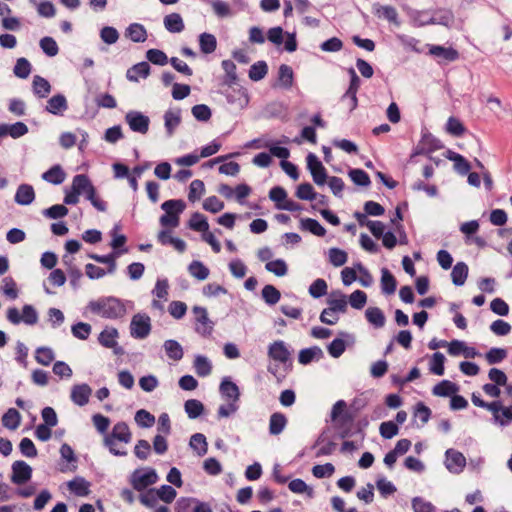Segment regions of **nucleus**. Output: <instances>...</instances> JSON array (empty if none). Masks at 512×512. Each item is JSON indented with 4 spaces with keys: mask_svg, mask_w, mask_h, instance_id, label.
I'll use <instances>...</instances> for the list:
<instances>
[{
    "mask_svg": "<svg viewBox=\"0 0 512 512\" xmlns=\"http://www.w3.org/2000/svg\"><path fill=\"white\" fill-rule=\"evenodd\" d=\"M91 312L107 319L122 318L126 314L124 303L115 297H105L89 303Z\"/></svg>",
    "mask_w": 512,
    "mask_h": 512,
    "instance_id": "f257e3e1",
    "label": "nucleus"
},
{
    "mask_svg": "<svg viewBox=\"0 0 512 512\" xmlns=\"http://www.w3.org/2000/svg\"><path fill=\"white\" fill-rule=\"evenodd\" d=\"M328 307L323 309L320 314V321L327 325H334L338 322L339 317L327 318V314L346 313L347 296L340 290L332 291L327 298Z\"/></svg>",
    "mask_w": 512,
    "mask_h": 512,
    "instance_id": "f03ea898",
    "label": "nucleus"
},
{
    "mask_svg": "<svg viewBox=\"0 0 512 512\" xmlns=\"http://www.w3.org/2000/svg\"><path fill=\"white\" fill-rule=\"evenodd\" d=\"M132 439V433L129 426L125 422H117L109 434L104 436V445L109 449L110 453L115 456H125V450L116 448V441L128 444Z\"/></svg>",
    "mask_w": 512,
    "mask_h": 512,
    "instance_id": "7ed1b4c3",
    "label": "nucleus"
},
{
    "mask_svg": "<svg viewBox=\"0 0 512 512\" xmlns=\"http://www.w3.org/2000/svg\"><path fill=\"white\" fill-rule=\"evenodd\" d=\"M158 481V475L153 468L136 469L130 475L129 482L133 489L139 492L145 491L149 486Z\"/></svg>",
    "mask_w": 512,
    "mask_h": 512,
    "instance_id": "20e7f679",
    "label": "nucleus"
},
{
    "mask_svg": "<svg viewBox=\"0 0 512 512\" xmlns=\"http://www.w3.org/2000/svg\"><path fill=\"white\" fill-rule=\"evenodd\" d=\"M226 102L234 111H241L249 103V95L246 88L240 84L226 85Z\"/></svg>",
    "mask_w": 512,
    "mask_h": 512,
    "instance_id": "39448f33",
    "label": "nucleus"
},
{
    "mask_svg": "<svg viewBox=\"0 0 512 512\" xmlns=\"http://www.w3.org/2000/svg\"><path fill=\"white\" fill-rule=\"evenodd\" d=\"M7 320L13 325H18L21 322L27 325H35L38 321V313L32 305L26 304L22 308V314L16 307H11L7 310Z\"/></svg>",
    "mask_w": 512,
    "mask_h": 512,
    "instance_id": "423d86ee",
    "label": "nucleus"
},
{
    "mask_svg": "<svg viewBox=\"0 0 512 512\" xmlns=\"http://www.w3.org/2000/svg\"><path fill=\"white\" fill-rule=\"evenodd\" d=\"M151 331V319L147 314L137 313L130 323V334L135 339L146 338Z\"/></svg>",
    "mask_w": 512,
    "mask_h": 512,
    "instance_id": "0eeeda50",
    "label": "nucleus"
},
{
    "mask_svg": "<svg viewBox=\"0 0 512 512\" xmlns=\"http://www.w3.org/2000/svg\"><path fill=\"white\" fill-rule=\"evenodd\" d=\"M88 176L85 174H78L74 176L70 191H66L64 203L67 205H75L79 201V195L85 194L87 190Z\"/></svg>",
    "mask_w": 512,
    "mask_h": 512,
    "instance_id": "6e6552de",
    "label": "nucleus"
},
{
    "mask_svg": "<svg viewBox=\"0 0 512 512\" xmlns=\"http://www.w3.org/2000/svg\"><path fill=\"white\" fill-rule=\"evenodd\" d=\"M306 162L314 183L318 186L324 185L328 179V174L319 158L310 152L306 157Z\"/></svg>",
    "mask_w": 512,
    "mask_h": 512,
    "instance_id": "1a4fd4ad",
    "label": "nucleus"
},
{
    "mask_svg": "<svg viewBox=\"0 0 512 512\" xmlns=\"http://www.w3.org/2000/svg\"><path fill=\"white\" fill-rule=\"evenodd\" d=\"M239 398V387L230 377H226V418L236 413L239 409Z\"/></svg>",
    "mask_w": 512,
    "mask_h": 512,
    "instance_id": "9d476101",
    "label": "nucleus"
},
{
    "mask_svg": "<svg viewBox=\"0 0 512 512\" xmlns=\"http://www.w3.org/2000/svg\"><path fill=\"white\" fill-rule=\"evenodd\" d=\"M334 422L337 431L336 437L339 439H346L357 433L354 428V415L350 412H345Z\"/></svg>",
    "mask_w": 512,
    "mask_h": 512,
    "instance_id": "9b49d317",
    "label": "nucleus"
},
{
    "mask_svg": "<svg viewBox=\"0 0 512 512\" xmlns=\"http://www.w3.org/2000/svg\"><path fill=\"white\" fill-rule=\"evenodd\" d=\"M125 121L133 132L140 134L148 132L150 119L139 111H129L126 113Z\"/></svg>",
    "mask_w": 512,
    "mask_h": 512,
    "instance_id": "f8f14e48",
    "label": "nucleus"
},
{
    "mask_svg": "<svg viewBox=\"0 0 512 512\" xmlns=\"http://www.w3.org/2000/svg\"><path fill=\"white\" fill-rule=\"evenodd\" d=\"M429 54L437 58L439 64L454 62L459 59V52L453 47L427 44Z\"/></svg>",
    "mask_w": 512,
    "mask_h": 512,
    "instance_id": "ddd939ff",
    "label": "nucleus"
},
{
    "mask_svg": "<svg viewBox=\"0 0 512 512\" xmlns=\"http://www.w3.org/2000/svg\"><path fill=\"white\" fill-rule=\"evenodd\" d=\"M195 316V330L202 336L210 335L213 329V323L209 320L207 310L200 306L193 307Z\"/></svg>",
    "mask_w": 512,
    "mask_h": 512,
    "instance_id": "4468645a",
    "label": "nucleus"
},
{
    "mask_svg": "<svg viewBox=\"0 0 512 512\" xmlns=\"http://www.w3.org/2000/svg\"><path fill=\"white\" fill-rule=\"evenodd\" d=\"M445 456V466L448 471L455 474L463 471L466 465V459L461 452L450 448L445 452Z\"/></svg>",
    "mask_w": 512,
    "mask_h": 512,
    "instance_id": "2eb2a0df",
    "label": "nucleus"
},
{
    "mask_svg": "<svg viewBox=\"0 0 512 512\" xmlns=\"http://www.w3.org/2000/svg\"><path fill=\"white\" fill-rule=\"evenodd\" d=\"M32 468L24 461H15L12 464L11 480L14 484L21 485L31 479Z\"/></svg>",
    "mask_w": 512,
    "mask_h": 512,
    "instance_id": "dca6fc26",
    "label": "nucleus"
},
{
    "mask_svg": "<svg viewBox=\"0 0 512 512\" xmlns=\"http://www.w3.org/2000/svg\"><path fill=\"white\" fill-rule=\"evenodd\" d=\"M372 12L376 17L386 19L397 27L401 24L398 19L397 10L393 6L375 3L372 6Z\"/></svg>",
    "mask_w": 512,
    "mask_h": 512,
    "instance_id": "f3484780",
    "label": "nucleus"
},
{
    "mask_svg": "<svg viewBox=\"0 0 512 512\" xmlns=\"http://www.w3.org/2000/svg\"><path fill=\"white\" fill-rule=\"evenodd\" d=\"M290 355V351L282 340L269 345L268 356L275 361L285 364L290 359Z\"/></svg>",
    "mask_w": 512,
    "mask_h": 512,
    "instance_id": "a211bd4d",
    "label": "nucleus"
},
{
    "mask_svg": "<svg viewBox=\"0 0 512 512\" xmlns=\"http://www.w3.org/2000/svg\"><path fill=\"white\" fill-rule=\"evenodd\" d=\"M91 394L92 389L88 384H77L72 387L71 400L79 406H84L89 402Z\"/></svg>",
    "mask_w": 512,
    "mask_h": 512,
    "instance_id": "6ab92c4d",
    "label": "nucleus"
},
{
    "mask_svg": "<svg viewBox=\"0 0 512 512\" xmlns=\"http://www.w3.org/2000/svg\"><path fill=\"white\" fill-rule=\"evenodd\" d=\"M117 337H118V331L115 328H108L104 329L99 337L98 340L100 344L106 348H115V353H120L122 349L118 347L117 345Z\"/></svg>",
    "mask_w": 512,
    "mask_h": 512,
    "instance_id": "aec40b11",
    "label": "nucleus"
},
{
    "mask_svg": "<svg viewBox=\"0 0 512 512\" xmlns=\"http://www.w3.org/2000/svg\"><path fill=\"white\" fill-rule=\"evenodd\" d=\"M324 357V353L322 349L318 346H312L309 348H304L300 350L298 354V361L302 365H308L312 361H319Z\"/></svg>",
    "mask_w": 512,
    "mask_h": 512,
    "instance_id": "412c9836",
    "label": "nucleus"
},
{
    "mask_svg": "<svg viewBox=\"0 0 512 512\" xmlns=\"http://www.w3.org/2000/svg\"><path fill=\"white\" fill-rule=\"evenodd\" d=\"M35 199L34 188L29 184H21L15 193V202L19 205H29Z\"/></svg>",
    "mask_w": 512,
    "mask_h": 512,
    "instance_id": "4be33fe9",
    "label": "nucleus"
},
{
    "mask_svg": "<svg viewBox=\"0 0 512 512\" xmlns=\"http://www.w3.org/2000/svg\"><path fill=\"white\" fill-rule=\"evenodd\" d=\"M251 191V187L246 183L238 184L234 189L226 185V198L234 197L239 204H244Z\"/></svg>",
    "mask_w": 512,
    "mask_h": 512,
    "instance_id": "5701e85b",
    "label": "nucleus"
},
{
    "mask_svg": "<svg viewBox=\"0 0 512 512\" xmlns=\"http://www.w3.org/2000/svg\"><path fill=\"white\" fill-rule=\"evenodd\" d=\"M178 202H171V201H165L162 203L161 208L165 211V214H163L160 217V224L163 227H172L175 228L179 225V215H176V213H171L168 208L170 206H174Z\"/></svg>",
    "mask_w": 512,
    "mask_h": 512,
    "instance_id": "b1692460",
    "label": "nucleus"
},
{
    "mask_svg": "<svg viewBox=\"0 0 512 512\" xmlns=\"http://www.w3.org/2000/svg\"><path fill=\"white\" fill-rule=\"evenodd\" d=\"M150 73V66L143 61L133 65L127 70L126 77L129 81L138 82L139 78H146Z\"/></svg>",
    "mask_w": 512,
    "mask_h": 512,
    "instance_id": "393cba45",
    "label": "nucleus"
},
{
    "mask_svg": "<svg viewBox=\"0 0 512 512\" xmlns=\"http://www.w3.org/2000/svg\"><path fill=\"white\" fill-rule=\"evenodd\" d=\"M68 108L67 101L64 95L57 94L52 96L46 105V110L54 115L62 114Z\"/></svg>",
    "mask_w": 512,
    "mask_h": 512,
    "instance_id": "a878e982",
    "label": "nucleus"
},
{
    "mask_svg": "<svg viewBox=\"0 0 512 512\" xmlns=\"http://www.w3.org/2000/svg\"><path fill=\"white\" fill-rule=\"evenodd\" d=\"M459 391V386L451 382L449 380H442L438 384H436L433 389L432 393L439 397H449L453 394L457 393Z\"/></svg>",
    "mask_w": 512,
    "mask_h": 512,
    "instance_id": "bb28decb",
    "label": "nucleus"
},
{
    "mask_svg": "<svg viewBox=\"0 0 512 512\" xmlns=\"http://www.w3.org/2000/svg\"><path fill=\"white\" fill-rule=\"evenodd\" d=\"M158 241L162 245L173 246L178 252H184L186 249V243L180 238L173 237L171 232L167 230H162L159 232Z\"/></svg>",
    "mask_w": 512,
    "mask_h": 512,
    "instance_id": "cd10ccee",
    "label": "nucleus"
},
{
    "mask_svg": "<svg viewBox=\"0 0 512 512\" xmlns=\"http://www.w3.org/2000/svg\"><path fill=\"white\" fill-rule=\"evenodd\" d=\"M300 229L308 231L318 237H324L326 235V229L313 218H301Z\"/></svg>",
    "mask_w": 512,
    "mask_h": 512,
    "instance_id": "c85d7f7f",
    "label": "nucleus"
},
{
    "mask_svg": "<svg viewBox=\"0 0 512 512\" xmlns=\"http://www.w3.org/2000/svg\"><path fill=\"white\" fill-rule=\"evenodd\" d=\"M428 23L431 25H443L445 27H450L454 22V14L451 10L447 9H439L435 12L434 16H431Z\"/></svg>",
    "mask_w": 512,
    "mask_h": 512,
    "instance_id": "c756f323",
    "label": "nucleus"
},
{
    "mask_svg": "<svg viewBox=\"0 0 512 512\" xmlns=\"http://www.w3.org/2000/svg\"><path fill=\"white\" fill-rule=\"evenodd\" d=\"M28 133V127L23 122H16L11 125H0V136L10 135L12 138H19Z\"/></svg>",
    "mask_w": 512,
    "mask_h": 512,
    "instance_id": "7c9ffc66",
    "label": "nucleus"
},
{
    "mask_svg": "<svg viewBox=\"0 0 512 512\" xmlns=\"http://www.w3.org/2000/svg\"><path fill=\"white\" fill-rule=\"evenodd\" d=\"M404 10L415 27L431 25V23L427 22L430 18L427 10L420 11L410 7H404Z\"/></svg>",
    "mask_w": 512,
    "mask_h": 512,
    "instance_id": "2f4dec72",
    "label": "nucleus"
},
{
    "mask_svg": "<svg viewBox=\"0 0 512 512\" xmlns=\"http://www.w3.org/2000/svg\"><path fill=\"white\" fill-rule=\"evenodd\" d=\"M469 268L465 262H457L452 268L451 278L455 286L464 285L468 277Z\"/></svg>",
    "mask_w": 512,
    "mask_h": 512,
    "instance_id": "473e14b6",
    "label": "nucleus"
},
{
    "mask_svg": "<svg viewBox=\"0 0 512 512\" xmlns=\"http://www.w3.org/2000/svg\"><path fill=\"white\" fill-rule=\"evenodd\" d=\"M397 281L394 275L387 269L381 270V290L384 294L390 295L395 292Z\"/></svg>",
    "mask_w": 512,
    "mask_h": 512,
    "instance_id": "72a5a7b5",
    "label": "nucleus"
},
{
    "mask_svg": "<svg viewBox=\"0 0 512 512\" xmlns=\"http://www.w3.org/2000/svg\"><path fill=\"white\" fill-rule=\"evenodd\" d=\"M164 26L171 33H180L184 30L183 19L178 13H171L164 17Z\"/></svg>",
    "mask_w": 512,
    "mask_h": 512,
    "instance_id": "f704fd0d",
    "label": "nucleus"
},
{
    "mask_svg": "<svg viewBox=\"0 0 512 512\" xmlns=\"http://www.w3.org/2000/svg\"><path fill=\"white\" fill-rule=\"evenodd\" d=\"M294 73L287 64H281L278 69V83L281 88L290 89L293 85Z\"/></svg>",
    "mask_w": 512,
    "mask_h": 512,
    "instance_id": "c9c22d12",
    "label": "nucleus"
},
{
    "mask_svg": "<svg viewBox=\"0 0 512 512\" xmlns=\"http://www.w3.org/2000/svg\"><path fill=\"white\" fill-rule=\"evenodd\" d=\"M123 252H127V249H124L122 251H114L111 254L108 255H98V254H89V258L95 260L96 262L108 264V270L107 272L112 274L116 270V262L115 259Z\"/></svg>",
    "mask_w": 512,
    "mask_h": 512,
    "instance_id": "e433bc0d",
    "label": "nucleus"
},
{
    "mask_svg": "<svg viewBox=\"0 0 512 512\" xmlns=\"http://www.w3.org/2000/svg\"><path fill=\"white\" fill-rule=\"evenodd\" d=\"M287 425V418L281 412H275L270 416L269 433L271 435L280 434Z\"/></svg>",
    "mask_w": 512,
    "mask_h": 512,
    "instance_id": "4c0bfd02",
    "label": "nucleus"
},
{
    "mask_svg": "<svg viewBox=\"0 0 512 512\" xmlns=\"http://www.w3.org/2000/svg\"><path fill=\"white\" fill-rule=\"evenodd\" d=\"M365 317L375 328H382L386 322L383 311L378 307L367 308L365 311Z\"/></svg>",
    "mask_w": 512,
    "mask_h": 512,
    "instance_id": "58836bf2",
    "label": "nucleus"
},
{
    "mask_svg": "<svg viewBox=\"0 0 512 512\" xmlns=\"http://www.w3.org/2000/svg\"><path fill=\"white\" fill-rule=\"evenodd\" d=\"M90 483L82 477H77L68 482L69 490L76 496L84 497L90 493Z\"/></svg>",
    "mask_w": 512,
    "mask_h": 512,
    "instance_id": "ea45409f",
    "label": "nucleus"
},
{
    "mask_svg": "<svg viewBox=\"0 0 512 512\" xmlns=\"http://www.w3.org/2000/svg\"><path fill=\"white\" fill-rule=\"evenodd\" d=\"M126 36L133 42H144L147 39V31L142 24L132 23L126 29Z\"/></svg>",
    "mask_w": 512,
    "mask_h": 512,
    "instance_id": "a19ab883",
    "label": "nucleus"
},
{
    "mask_svg": "<svg viewBox=\"0 0 512 512\" xmlns=\"http://www.w3.org/2000/svg\"><path fill=\"white\" fill-rule=\"evenodd\" d=\"M86 198L98 211L105 212L107 210V203L99 196H97L96 189L89 178L86 190Z\"/></svg>",
    "mask_w": 512,
    "mask_h": 512,
    "instance_id": "79ce46f5",
    "label": "nucleus"
},
{
    "mask_svg": "<svg viewBox=\"0 0 512 512\" xmlns=\"http://www.w3.org/2000/svg\"><path fill=\"white\" fill-rule=\"evenodd\" d=\"M65 172L60 165H54L49 170L43 173L42 178L54 185H59L65 180Z\"/></svg>",
    "mask_w": 512,
    "mask_h": 512,
    "instance_id": "37998d69",
    "label": "nucleus"
},
{
    "mask_svg": "<svg viewBox=\"0 0 512 512\" xmlns=\"http://www.w3.org/2000/svg\"><path fill=\"white\" fill-rule=\"evenodd\" d=\"M267 73H268L267 63L264 60H260L251 65L249 72H248V76H249L250 80L257 82V81H260L263 78H265Z\"/></svg>",
    "mask_w": 512,
    "mask_h": 512,
    "instance_id": "c03bdc74",
    "label": "nucleus"
},
{
    "mask_svg": "<svg viewBox=\"0 0 512 512\" xmlns=\"http://www.w3.org/2000/svg\"><path fill=\"white\" fill-rule=\"evenodd\" d=\"M261 297L267 305L273 306L279 302L281 293L275 286L267 284L261 291Z\"/></svg>",
    "mask_w": 512,
    "mask_h": 512,
    "instance_id": "a18cd8bd",
    "label": "nucleus"
},
{
    "mask_svg": "<svg viewBox=\"0 0 512 512\" xmlns=\"http://www.w3.org/2000/svg\"><path fill=\"white\" fill-rule=\"evenodd\" d=\"M33 92L40 98H45L51 91L50 83L43 77L36 75L33 78Z\"/></svg>",
    "mask_w": 512,
    "mask_h": 512,
    "instance_id": "49530a36",
    "label": "nucleus"
},
{
    "mask_svg": "<svg viewBox=\"0 0 512 512\" xmlns=\"http://www.w3.org/2000/svg\"><path fill=\"white\" fill-rule=\"evenodd\" d=\"M21 416L15 408H9L2 417V424L4 427L15 430L20 425Z\"/></svg>",
    "mask_w": 512,
    "mask_h": 512,
    "instance_id": "de8ad7c7",
    "label": "nucleus"
},
{
    "mask_svg": "<svg viewBox=\"0 0 512 512\" xmlns=\"http://www.w3.org/2000/svg\"><path fill=\"white\" fill-rule=\"evenodd\" d=\"M189 445L200 457L207 453V441L205 435L202 433L193 434L190 438Z\"/></svg>",
    "mask_w": 512,
    "mask_h": 512,
    "instance_id": "09e8293b",
    "label": "nucleus"
},
{
    "mask_svg": "<svg viewBox=\"0 0 512 512\" xmlns=\"http://www.w3.org/2000/svg\"><path fill=\"white\" fill-rule=\"evenodd\" d=\"M348 176L352 180V182L361 187H368L371 184L370 177L368 173L359 168H353L348 171Z\"/></svg>",
    "mask_w": 512,
    "mask_h": 512,
    "instance_id": "8fccbe9b",
    "label": "nucleus"
},
{
    "mask_svg": "<svg viewBox=\"0 0 512 512\" xmlns=\"http://www.w3.org/2000/svg\"><path fill=\"white\" fill-rule=\"evenodd\" d=\"M164 349L167 356L174 361H179L183 357L182 346L176 340H166L164 342Z\"/></svg>",
    "mask_w": 512,
    "mask_h": 512,
    "instance_id": "3c124183",
    "label": "nucleus"
},
{
    "mask_svg": "<svg viewBox=\"0 0 512 512\" xmlns=\"http://www.w3.org/2000/svg\"><path fill=\"white\" fill-rule=\"evenodd\" d=\"M445 360H446V358L443 353L435 352L432 355L431 360H430V365H429L430 372L437 376H442L445 371V367H444Z\"/></svg>",
    "mask_w": 512,
    "mask_h": 512,
    "instance_id": "603ef678",
    "label": "nucleus"
},
{
    "mask_svg": "<svg viewBox=\"0 0 512 512\" xmlns=\"http://www.w3.org/2000/svg\"><path fill=\"white\" fill-rule=\"evenodd\" d=\"M200 50L204 54H210L215 51L217 41L214 35L210 33H202L199 36Z\"/></svg>",
    "mask_w": 512,
    "mask_h": 512,
    "instance_id": "864d4df0",
    "label": "nucleus"
},
{
    "mask_svg": "<svg viewBox=\"0 0 512 512\" xmlns=\"http://www.w3.org/2000/svg\"><path fill=\"white\" fill-rule=\"evenodd\" d=\"M295 195L300 200L306 201H313L318 197V194L315 192L313 186L308 182H304L298 185Z\"/></svg>",
    "mask_w": 512,
    "mask_h": 512,
    "instance_id": "5fc2aeb1",
    "label": "nucleus"
},
{
    "mask_svg": "<svg viewBox=\"0 0 512 512\" xmlns=\"http://www.w3.org/2000/svg\"><path fill=\"white\" fill-rule=\"evenodd\" d=\"M188 226L191 230L202 233L209 229L206 217L198 212L192 214Z\"/></svg>",
    "mask_w": 512,
    "mask_h": 512,
    "instance_id": "6e6d98bb",
    "label": "nucleus"
},
{
    "mask_svg": "<svg viewBox=\"0 0 512 512\" xmlns=\"http://www.w3.org/2000/svg\"><path fill=\"white\" fill-rule=\"evenodd\" d=\"M1 292L11 300L18 298L17 284L12 277L8 276L2 280Z\"/></svg>",
    "mask_w": 512,
    "mask_h": 512,
    "instance_id": "4d7b16f0",
    "label": "nucleus"
},
{
    "mask_svg": "<svg viewBox=\"0 0 512 512\" xmlns=\"http://www.w3.org/2000/svg\"><path fill=\"white\" fill-rule=\"evenodd\" d=\"M288 488L293 493L302 494L306 493L309 498L314 497V490L309 487L304 480L300 478L293 479L289 482Z\"/></svg>",
    "mask_w": 512,
    "mask_h": 512,
    "instance_id": "13d9d810",
    "label": "nucleus"
},
{
    "mask_svg": "<svg viewBox=\"0 0 512 512\" xmlns=\"http://www.w3.org/2000/svg\"><path fill=\"white\" fill-rule=\"evenodd\" d=\"M165 128L169 136H171L177 126L180 124V111H167L164 115Z\"/></svg>",
    "mask_w": 512,
    "mask_h": 512,
    "instance_id": "bf43d9fd",
    "label": "nucleus"
},
{
    "mask_svg": "<svg viewBox=\"0 0 512 512\" xmlns=\"http://www.w3.org/2000/svg\"><path fill=\"white\" fill-rule=\"evenodd\" d=\"M184 408L188 417L191 419L199 417L204 411L202 402L196 399L187 400L184 404Z\"/></svg>",
    "mask_w": 512,
    "mask_h": 512,
    "instance_id": "052dcab7",
    "label": "nucleus"
},
{
    "mask_svg": "<svg viewBox=\"0 0 512 512\" xmlns=\"http://www.w3.org/2000/svg\"><path fill=\"white\" fill-rule=\"evenodd\" d=\"M329 262L335 267H340L347 262L348 255L347 253L340 248H330L328 251Z\"/></svg>",
    "mask_w": 512,
    "mask_h": 512,
    "instance_id": "680f3d73",
    "label": "nucleus"
},
{
    "mask_svg": "<svg viewBox=\"0 0 512 512\" xmlns=\"http://www.w3.org/2000/svg\"><path fill=\"white\" fill-rule=\"evenodd\" d=\"M54 352L49 347H39L35 353L36 361L44 366H49L54 361Z\"/></svg>",
    "mask_w": 512,
    "mask_h": 512,
    "instance_id": "e2e57ef3",
    "label": "nucleus"
},
{
    "mask_svg": "<svg viewBox=\"0 0 512 512\" xmlns=\"http://www.w3.org/2000/svg\"><path fill=\"white\" fill-rule=\"evenodd\" d=\"M446 131L452 136L459 137L464 134L466 128L458 118L451 116L447 120Z\"/></svg>",
    "mask_w": 512,
    "mask_h": 512,
    "instance_id": "0e129e2a",
    "label": "nucleus"
},
{
    "mask_svg": "<svg viewBox=\"0 0 512 512\" xmlns=\"http://www.w3.org/2000/svg\"><path fill=\"white\" fill-rule=\"evenodd\" d=\"M265 269L271 273H274L278 277L285 276L288 271L287 264L283 259H276L267 262Z\"/></svg>",
    "mask_w": 512,
    "mask_h": 512,
    "instance_id": "69168bd1",
    "label": "nucleus"
},
{
    "mask_svg": "<svg viewBox=\"0 0 512 512\" xmlns=\"http://www.w3.org/2000/svg\"><path fill=\"white\" fill-rule=\"evenodd\" d=\"M189 273L198 280H204L209 275V269L200 261H193L188 267Z\"/></svg>",
    "mask_w": 512,
    "mask_h": 512,
    "instance_id": "338daca9",
    "label": "nucleus"
},
{
    "mask_svg": "<svg viewBox=\"0 0 512 512\" xmlns=\"http://www.w3.org/2000/svg\"><path fill=\"white\" fill-rule=\"evenodd\" d=\"M411 504L414 512H436L435 506L420 496L414 497Z\"/></svg>",
    "mask_w": 512,
    "mask_h": 512,
    "instance_id": "774afa93",
    "label": "nucleus"
}]
</instances>
